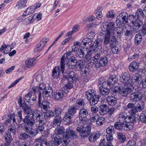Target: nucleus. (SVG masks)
<instances>
[{
	"mask_svg": "<svg viewBox=\"0 0 146 146\" xmlns=\"http://www.w3.org/2000/svg\"><path fill=\"white\" fill-rule=\"evenodd\" d=\"M32 116L26 115L23 119V122L26 124L29 128H31L32 130V126L35 124L37 127L35 128V131L36 134L39 132L41 133L43 131L44 129V125L46 123V120L43 116V114L40 111L36 109L31 111Z\"/></svg>",
	"mask_w": 146,
	"mask_h": 146,
	"instance_id": "obj_1",
	"label": "nucleus"
},
{
	"mask_svg": "<svg viewBox=\"0 0 146 146\" xmlns=\"http://www.w3.org/2000/svg\"><path fill=\"white\" fill-rule=\"evenodd\" d=\"M115 23L110 22L106 25L103 26L102 28V31L106 33L104 38V43L107 45L110 42L113 44L116 40L117 38L120 37L122 33V29L120 27L115 28Z\"/></svg>",
	"mask_w": 146,
	"mask_h": 146,
	"instance_id": "obj_2",
	"label": "nucleus"
},
{
	"mask_svg": "<svg viewBox=\"0 0 146 146\" xmlns=\"http://www.w3.org/2000/svg\"><path fill=\"white\" fill-rule=\"evenodd\" d=\"M87 122L86 120L82 119L79 118L76 120V123L78 125L76 130L83 138L87 137L91 132L92 126L90 125H86Z\"/></svg>",
	"mask_w": 146,
	"mask_h": 146,
	"instance_id": "obj_3",
	"label": "nucleus"
},
{
	"mask_svg": "<svg viewBox=\"0 0 146 146\" xmlns=\"http://www.w3.org/2000/svg\"><path fill=\"white\" fill-rule=\"evenodd\" d=\"M86 97L90 104L92 106L91 108V111L93 113L98 111V107L94 105L97 104L100 98V96L96 94L95 91L93 90H88L86 93Z\"/></svg>",
	"mask_w": 146,
	"mask_h": 146,
	"instance_id": "obj_4",
	"label": "nucleus"
},
{
	"mask_svg": "<svg viewBox=\"0 0 146 146\" xmlns=\"http://www.w3.org/2000/svg\"><path fill=\"white\" fill-rule=\"evenodd\" d=\"M91 42L88 37H86L82 40L84 45H87L90 48V50L88 51L87 54L86 55V58H88V56H90L93 51L98 50L102 48V41L101 39L98 38L95 40L92 45L91 44Z\"/></svg>",
	"mask_w": 146,
	"mask_h": 146,
	"instance_id": "obj_5",
	"label": "nucleus"
},
{
	"mask_svg": "<svg viewBox=\"0 0 146 146\" xmlns=\"http://www.w3.org/2000/svg\"><path fill=\"white\" fill-rule=\"evenodd\" d=\"M63 132V129L57 128L54 130V133L51 135V137L53 139V143L55 145H58L62 143Z\"/></svg>",
	"mask_w": 146,
	"mask_h": 146,
	"instance_id": "obj_6",
	"label": "nucleus"
},
{
	"mask_svg": "<svg viewBox=\"0 0 146 146\" xmlns=\"http://www.w3.org/2000/svg\"><path fill=\"white\" fill-rule=\"evenodd\" d=\"M22 128L25 132H22L19 134L18 137L20 139L26 140L30 137H33L36 134L34 131L31 130V128H29L27 125H24Z\"/></svg>",
	"mask_w": 146,
	"mask_h": 146,
	"instance_id": "obj_7",
	"label": "nucleus"
},
{
	"mask_svg": "<svg viewBox=\"0 0 146 146\" xmlns=\"http://www.w3.org/2000/svg\"><path fill=\"white\" fill-rule=\"evenodd\" d=\"M124 87H119L118 88L119 92L123 96L126 97L128 93L132 91L133 87L132 84H128Z\"/></svg>",
	"mask_w": 146,
	"mask_h": 146,
	"instance_id": "obj_8",
	"label": "nucleus"
},
{
	"mask_svg": "<svg viewBox=\"0 0 146 146\" xmlns=\"http://www.w3.org/2000/svg\"><path fill=\"white\" fill-rule=\"evenodd\" d=\"M73 52L72 50L68 52H66L61 58L60 67L61 69V72L63 75L64 73L65 66L67 63L66 59H68V57L71 56Z\"/></svg>",
	"mask_w": 146,
	"mask_h": 146,
	"instance_id": "obj_9",
	"label": "nucleus"
},
{
	"mask_svg": "<svg viewBox=\"0 0 146 146\" xmlns=\"http://www.w3.org/2000/svg\"><path fill=\"white\" fill-rule=\"evenodd\" d=\"M16 132V128L12 127L8 129L7 133H5L4 135L5 142L10 145L11 142L12 141L13 139L11 135H14Z\"/></svg>",
	"mask_w": 146,
	"mask_h": 146,
	"instance_id": "obj_10",
	"label": "nucleus"
},
{
	"mask_svg": "<svg viewBox=\"0 0 146 146\" xmlns=\"http://www.w3.org/2000/svg\"><path fill=\"white\" fill-rule=\"evenodd\" d=\"M119 77L120 81L124 84V86H126L129 84H132L131 80L130 79V75L128 72H125L121 74Z\"/></svg>",
	"mask_w": 146,
	"mask_h": 146,
	"instance_id": "obj_11",
	"label": "nucleus"
},
{
	"mask_svg": "<svg viewBox=\"0 0 146 146\" xmlns=\"http://www.w3.org/2000/svg\"><path fill=\"white\" fill-rule=\"evenodd\" d=\"M128 14L125 12H122L117 16L116 21L119 25L125 24L127 22Z\"/></svg>",
	"mask_w": 146,
	"mask_h": 146,
	"instance_id": "obj_12",
	"label": "nucleus"
},
{
	"mask_svg": "<svg viewBox=\"0 0 146 146\" xmlns=\"http://www.w3.org/2000/svg\"><path fill=\"white\" fill-rule=\"evenodd\" d=\"M131 83L135 86H140L141 83L142 79L141 75L138 73H135L133 74L131 77Z\"/></svg>",
	"mask_w": 146,
	"mask_h": 146,
	"instance_id": "obj_13",
	"label": "nucleus"
},
{
	"mask_svg": "<svg viewBox=\"0 0 146 146\" xmlns=\"http://www.w3.org/2000/svg\"><path fill=\"white\" fill-rule=\"evenodd\" d=\"M101 49L94 51L92 52V54L90 55V56H88V58H86V56L85 57V58L88 60H90L91 59V57H92V60L91 62L94 64L95 63H96L97 60H98L99 57L100 56V54L98 52H96V51L98 50H100Z\"/></svg>",
	"mask_w": 146,
	"mask_h": 146,
	"instance_id": "obj_14",
	"label": "nucleus"
},
{
	"mask_svg": "<svg viewBox=\"0 0 146 146\" xmlns=\"http://www.w3.org/2000/svg\"><path fill=\"white\" fill-rule=\"evenodd\" d=\"M133 31L135 33H137L140 31L141 26L143 25V22L142 21L138 19L133 22Z\"/></svg>",
	"mask_w": 146,
	"mask_h": 146,
	"instance_id": "obj_15",
	"label": "nucleus"
},
{
	"mask_svg": "<svg viewBox=\"0 0 146 146\" xmlns=\"http://www.w3.org/2000/svg\"><path fill=\"white\" fill-rule=\"evenodd\" d=\"M142 97V94L139 92L131 94L130 96L131 100L134 102H137L140 101Z\"/></svg>",
	"mask_w": 146,
	"mask_h": 146,
	"instance_id": "obj_16",
	"label": "nucleus"
},
{
	"mask_svg": "<svg viewBox=\"0 0 146 146\" xmlns=\"http://www.w3.org/2000/svg\"><path fill=\"white\" fill-rule=\"evenodd\" d=\"M22 111L21 110L17 112L16 116H17L19 118V119H17L15 118L16 116L15 115L14 116H12V114H11L10 116V119L11 120H12L13 122V124L14 125L15 124H17V123H20L22 120L23 121V119L22 115Z\"/></svg>",
	"mask_w": 146,
	"mask_h": 146,
	"instance_id": "obj_17",
	"label": "nucleus"
},
{
	"mask_svg": "<svg viewBox=\"0 0 146 146\" xmlns=\"http://www.w3.org/2000/svg\"><path fill=\"white\" fill-rule=\"evenodd\" d=\"M68 92V90L62 89V90L58 91L56 92V94L53 96L54 98L57 100H61L63 97L64 94H66Z\"/></svg>",
	"mask_w": 146,
	"mask_h": 146,
	"instance_id": "obj_18",
	"label": "nucleus"
},
{
	"mask_svg": "<svg viewBox=\"0 0 146 146\" xmlns=\"http://www.w3.org/2000/svg\"><path fill=\"white\" fill-rule=\"evenodd\" d=\"M52 92V88L50 86H47L42 92V96L44 98H47L50 96Z\"/></svg>",
	"mask_w": 146,
	"mask_h": 146,
	"instance_id": "obj_19",
	"label": "nucleus"
},
{
	"mask_svg": "<svg viewBox=\"0 0 146 146\" xmlns=\"http://www.w3.org/2000/svg\"><path fill=\"white\" fill-rule=\"evenodd\" d=\"M106 100L109 105L112 106L115 105L117 102V98L111 96H107Z\"/></svg>",
	"mask_w": 146,
	"mask_h": 146,
	"instance_id": "obj_20",
	"label": "nucleus"
},
{
	"mask_svg": "<svg viewBox=\"0 0 146 146\" xmlns=\"http://www.w3.org/2000/svg\"><path fill=\"white\" fill-rule=\"evenodd\" d=\"M28 0H20L18 1L16 5L18 10H21L26 7V4Z\"/></svg>",
	"mask_w": 146,
	"mask_h": 146,
	"instance_id": "obj_21",
	"label": "nucleus"
},
{
	"mask_svg": "<svg viewBox=\"0 0 146 146\" xmlns=\"http://www.w3.org/2000/svg\"><path fill=\"white\" fill-rule=\"evenodd\" d=\"M101 135L99 132L97 131L92 133L89 137V140L91 142L95 141L98 139Z\"/></svg>",
	"mask_w": 146,
	"mask_h": 146,
	"instance_id": "obj_22",
	"label": "nucleus"
},
{
	"mask_svg": "<svg viewBox=\"0 0 146 146\" xmlns=\"http://www.w3.org/2000/svg\"><path fill=\"white\" fill-rule=\"evenodd\" d=\"M139 67V64L135 61L132 62L129 65V68L131 72H133L137 70Z\"/></svg>",
	"mask_w": 146,
	"mask_h": 146,
	"instance_id": "obj_23",
	"label": "nucleus"
},
{
	"mask_svg": "<svg viewBox=\"0 0 146 146\" xmlns=\"http://www.w3.org/2000/svg\"><path fill=\"white\" fill-rule=\"evenodd\" d=\"M50 103L46 100H44L39 105V106L42 110L47 111L48 108L49 107Z\"/></svg>",
	"mask_w": 146,
	"mask_h": 146,
	"instance_id": "obj_24",
	"label": "nucleus"
},
{
	"mask_svg": "<svg viewBox=\"0 0 146 146\" xmlns=\"http://www.w3.org/2000/svg\"><path fill=\"white\" fill-rule=\"evenodd\" d=\"M65 78L71 82H74L76 79L75 73L72 71H70L67 76H66Z\"/></svg>",
	"mask_w": 146,
	"mask_h": 146,
	"instance_id": "obj_25",
	"label": "nucleus"
},
{
	"mask_svg": "<svg viewBox=\"0 0 146 146\" xmlns=\"http://www.w3.org/2000/svg\"><path fill=\"white\" fill-rule=\"evenodd\" d=\"M125 126V123L119 121L115 122L114 124V127L116 129L119 130H124Z\"/></svg>",
	"mask_w": 146,
	"mask_h": 146,
	"instance_id": "obj_26",
	"label": "nucleus"
},
{
	"mask_svg": "<svg viewBox=\"0 0 146 146\" xmlns=\"http://www.w3.org/2000/svg\"><path fill=\"white\" fill-rule=\"evenodd\" d=\"M60 70L59 67H55L52 71V76L53 78H57L60 74Z\"/></svg>",
	"mask_w": 146,
	"mask_h": 146,
	"instance_id": "obj_27",
	"label": "nucleus"
},
{
	"mask_svg": "<svg viewBox=\"0 0 146 146\" xmlns=\"http://www.w3.org/2000/svg\"><path fill=\"white\" fill-rule=\"evenodd\" d=\"M85 103L82 99L77 100L75 106L78 109H81L84 108Z\"/></svg>",
	"mask_w": 146,
	"mask_h": 146,
	"instance_id": "obj_28",
	"label": "nucleus"
},
{
	"mask_svg": "<svg viewBox=\"0 0 146 146\" xmlns=\"http://www.w3.org/2000/svg\"><path fill=\"white\" fill-rule=\"evenodd\" d=\"M34 61L35 60L33 58H30L28 59L25 62L26 66L29 68L33 66L35 64Z\"/></svg>",
	"mask_w": 146,
	"mask_h": 146,
	"instance_id": "obj_29",
	"label": "nucleus"
},
{
	"mask_svg": "<svg viewBox=\"0 0 146 146\" xmlns=\"http://www.w3.org/2000/svg\"><path fill=\"white\" fill-rule=\"evenodd\" d=\"M117 79L115 75H112L110 76L108 81L109 86L114 85L117 82Z\"/></svg>",
	"mask_w": 146,
	"mask_h": 146,
	"instance_id": "obj_30",
	"label": "nucleus"
},
{
	"mask_svg": "<svg viewBox=\"0 0 146 146\" xmlns=\"http://www.w3.org/2000/svg\"><path fill=\"white\" fill-rule=\"evenodd\" d=\"M12 48L10 45H8L5 44H2L0 48V51H2L4 49L3 52L5 54H7L9 51H10Z\"/></svg>",
	"mask_w": 146,
	"mask_h": 146,
	"instance_id": "obj_31",
	"label": "nucleus"
},
{
	"mask_svg": "<svg viewBox=\"0 0 146 146\" xmlns=\"http://www.w3.org/2000/svg\"><path fill=\"white\" fill-rule=\"evenodd\" d=\"M62 118L61 117H56L53 121V126L54 127L60 126L61 123Z\"/></svg>",
	"mask_w": 146,
	"mask_h": 146,
	"instance_id": "obj_32",
	"label": "nucleus"
},
{
	"mask_svg": "<svg viewBox=\"0 0 146 146\" xmlns=\"http://www.w3.org/2000/svg\"><path fill=\"white\" fill-rule=\"evenodd\" d=\"M21 107L22 108L25 113L27 114V115H29L30 112L31 111V108L27 106L25 103H23Z\"/></svg>",
	"mask_w": 146,
	"mask_h": 146,
	"instance_id": "obj_33",
	"label": "nucleus"
},
{
	"mask_svg": "<svg viewBox=\"0 0 146 146\" xmlns=\"http://www.w3.org/2000/svg\"><path fill=\"white\" fill-rule=\"evenodd\" d=\"M88 112L87 110L84 109H80L79 112V116L82 118H86L88 115Z\"/></svg>",
	"mask_w": 146,
	"mask_h": 146,
	"instance_id": "obj_34",
	"label": "nucleus"
},
{
	"mask_svg": "<svg viewBox=\"0 0 146 146\" xmlns=\"http://www.w3.org/2000/svg\"><path fill=\"white\" fill-rule=\"evenodd\" d=\"M100 94L102 95H106L110 92V90L107 88L104 87L103 86H101L99 89Z\"/></svg>",
	"mask_w": 146,
	"mask_h": 146,
	"instance_id": "obj_35",
	"label": "nucleus"
},
{
	"mask_svg": "<svg viewBox=\"0 0 146 146\" xmlns=\"http://www.w3.org/2000/svg\"><path fill=\"white\" fill-rule=\"evenodd\" d=\"M108 107L104 105L100 106V113L102 115L107 114L108 112Z\"/></svg>",
	"mask_w": 146,
	"mask_h": 146,
	"instance_id": "obj_36",
	"label": "nucleus"
},
{
	"mask_svg": "<svg viewBox=\"0 0 146 146\" xmlns=\"http://www.w3.org/2000/svg\"><path fill=\"white\" fill-rule=\"evenodd\" d=\"M66 134L69 137L71 136L72 137H76V135L75 133V131L71 129L70 127H68L66 130Z\"/></svg>",
	"mask_w": 146,
	"mask_h": 146,
	"instance_id": "obj_37",
	"label": "nucleus"
},
{
	"mask_svg": "<svg viewBox=\"0 0 146 146\" xmlns=\"http://www.w3.org/2000/svg\"><path fill=\"white\" fill-rule=\"evenodd\" d=\"M117 138L121 143H123L126 140L125 136L121 132H117L116 133Z\"/></svg>",
	"mask_w": 146,
	"mask_h": 146,
	"instance_id": "obj_38",
	"label": "nucleus"
},
{
	"mask_svg": "<svg viewBox=\"0 0 146 146\" xmlns=\"http://www.w3.org/2000/svg\"><path fill=\"white\" fill-rule=\"evenodd\" d=\"M126 114L124 112H122L119 115L118 119L119 121L124 123L125 122H126Z\"/></svg>",
	"mask_w": 146,
	"mask_h": 146,
	"instance_id": "obj_39",
	"label": "nucleus"
},
{
	"mask_svg": "<svg viewBox=\"0 0 146 146\" xmlns=\"http://www.w3.org/2000/svg\"><path fill=\"white\" fill-rule=\"evenodd\" d=\"M76 64H74L75 68V70H79L82 67L84 64L82 60H79L78 61H76Z\"/></svg>",
	"mask_w": 146,
	"mask_h": 146,
	"instance_id": "obj_40",
	"label": "nucleus"
},
{
	"mask_svg": "<svg viewBox=\"0 0 146 146\" xmlns=\"http://www.w3.org/2000/svg\"><path fill=\"white\" fill-rule=\"evenodd\" d=\"M144 103L143 102H140L138 103L135 107L138 111H141L144 108Z\"/></svg>",
	"mask_w": 146,
	"mask_h": 146,
	"instance_id": "obj_41",
	"label": "nucleus"
},
{
	"mask_svg": "<svg viewBox=\"0 0 146 146\" xmlns=\"http://www.w3.org/2000/svg\"><path fill=\"white\" fill-rule=\"evenodd\" d=\"M97 146H113L111 142H106L105 139L101 140L100 144Z\"/></svg>",
	"mask_w": 146,
	"mask_h": 146,
	"instance_id": "obj_42",
	"label": "nucleus"
},
{
	"mask_svg": "<svg viewBox=\"0 0 146 146\" xmlns=\"http://www.w3.org/2000/svg\"><path fill=\"white\" fill-rule=\"evenodd\" d=\"M142 36L141 34L139 33L137 34L135 37V42L137 44H139L141 41Z\"/></svg>",
	"mask_w": 146,
	"mask_h": 146,
	"instance_id": "obj_43",
	"label": "nucleus"
},
{
	"mask_svg": "<svg viewBox=\"0 0 146 146\" xmlns=\"http://www.w3.org/2000/svg\"><path fill=\"white\" fill-rule=\"evenodd\" d=\"M126 123H133L135 122V118L134 115L127 116L126 118Z\"/></svg>",
	"mask_w": 146,
	"mask_h": 146,
	"instance_id": "obj_44",
	"label": "nucleus"
},
{
	"mask_svg": "<svg viewBox=\"0 0 146 146\" xmlns=\"http://www.w3.org/2000/svg\"><path fill=\"white\" fill-rule=\"evenodd\" d=\"M62 138L63 137V143L62 144L63 145L66 146L68 144L70 140L69 139V137L67 135L62 134Z\"/></svg>",
	"mask_w": 146,
	"mask_h": 146,
	"instance_id": "obj_45",
	"label": "nucleus"
},
{
	"mask_svg": "<svg viewBox=\"0 0 146 146\" xmlns=\"http://www.w3.org/2000/svg\"><path fill=\"white\" fill-rule=\"evenodd\" d=\"M77 109L75 106V107H70L68 108V113L69 114L73 115L76 112Z\"/></svg>",
	"mask_w": 146,
	"mask_h": 146,
	"instance_id": "obj_46",
	"label": "nucleus"
},
{
	"mask_svg": "<svg viewBox=\"0 0 146 146\" xmlns=\"http://www.w3.org/2000/svg\"><path fill=\"white\" fill-rule=\"evenodd\" d=\"M73 116V115L69 114L68 113H67L66 114L63 118L64 120L68 123H70L71 122V119Z\"/></svg>",
	"mask_w": 146,
	"mask_h": 146,
	"instance_id": "obj_47",
	"label": "nucleus"
},
{
	"mask_svg": "<svg viewBox=\"0 0 146 146\" xmlns=\"http://www.w3.org/2000/svg\"><path fill=\"white\" fill-rule=\"evenodd\" d=\"M105 118L103 117H98L96 125L98 126L102 125L105 122Z\"/></svg>",
	"mask_w": 146,
	"mask_h": 146,
	"instance_id": "obj_48",
	"label": "nucleus"
},
{
	"mask_svg": "<svg viewBox=\"0 0 146 146\" xmlns=\"http://www.w3.org/2000/svg\"><path fill=\"white\" fill-rule=\"evenodd\" d=\"M100 62V64L102 66H104L106 65L108 62V58L106 57L100 58L99 60Z\"/></svg>",
	"mask_w": 146,
	"mask_h": 146,
	"instance_id": "obj_49",
	"label": "nucleus"
},
{
	"mask_svg": "<svg viewBox=\"0 0 146 146\" xmlns=\"http://www.w3.org/2000/svg\"><path fill=\"white\" fill-rule=\"evenodd\" d=\"M134 123H128L127 124H125L124 130L128 131L131 130L133 128Z\"/></svg>",
	"mask_w": 146,
	"mask_h": 146,
	"instance_id": "obj_50",
	"label": "nucleus"
},
{
	"mask_svg": "<svg viewBox=\"0 0 146 146\" xmlns=\"http://www.w3.org/2000/svg\"><path fill=\"white\" fill-rule=\"evenodd\" d=\"M35 6L33 5L27 9V15H30L34 13L35 11Z\"/></svg>",
	"mask_w": 146,
	"mask_h": 146,
	"instance_id": "obj_51",
	"label": "nucleus"
},
{
	"mask_svg": "<svg viewBox=\"0 0 146 146\" xmlns=\"http://www.w3.org/2000/svg\"><path fill=\"white\" fill-rule=\"evenodd\" d=\"M61 111L62 109L58 107L55 108L54 111H53L54 113V116L57 117L58 116L59 114L61 113Z\"/></svg>",
	"mask_w": 146,
	"mask_h": 146,
	"instance_id": "obj_52",
	"label": "nucleus"
},
{
	"mask_svg": "<svg viewBox=\"0 0 146 146\" xmlns=\"http://www.w3.org/2000/svg\"><path fill=\"white\" fill-rule=\"evenodd\" d=\"M84 55V52L81 49H78V50H76V56L79 57L80 58H82Z\"/></svg>",
	"mask_w": 146,
	"mask_h": 146,
	"instance_id": "obj_53",
	"label": "nucleus"
},
{
	"mask_svg": "<svg viewBox=\"0 0 146 146\" xmlns=\"http://www.w3.org/2000/svg\"><path fill=\"white\" fill-rule=\"evenodd\" d=\"M136 15L139 18L141 17H143L144 16V15L143 11L141 9H138L136 13Z\"/></svg>",
	"mask_w": 146,
	"mask_h": 146,
	"instance_id": "obj_54",
	"label": "nucleus"
},
{
	"mask_svg": "<svg viewBox=\"0 0 146 146\" xmlns=\"http://www.w3.org/2000/svg\"><path fill=\"white\" fill-rule=\"evenodd\" d=\"M140 30L141 35L144 36L146 35V22L144 23L141 29H140Z\"/></svg>",
	"mask_w": 146,
	"mask_h": 146,
	"instance_id": "obj_55",
	"label": "nucleus"
},
{
	"mask_svg": "<svg viewBox=\"0 0 146 146\" xmlns=\"http://www.w3.org/2000/svg\"><path fill=\"white\" fill-rule=\"evenodd\" d=\"M106 136V142L112 143L113 139V134H107Z\"/></svg>",
	"mask_w": 146,
	"mask_h": 146,
	"instance_id": "obj_56",
	"label": "nucleus"
},
{
	"mask_svg": "<svg viewBox=\"0 0 146 146\" xmlns=\"http://www.w3.org/2000/svg\"><path fill=\"white\" fill-rule=\"evenodd\" d=\"M44 44L42 45L39 42L36 45V48L34 49L35 52H37L41 50L44 47Z\"/></svg>",
	"mask_w": 146,
	"mask_h": 146,
	"instance_id": "obj_57",
	"label": "nucleus"
},
{
	"mask_svg": "<svg viewBox=\"0 0 146 146\" xmlns=\"http://www.w3.org/2000/svg\"><path fill=\"white\" fill-rule=\"evenodd\" d=\"M116 40L114 42L113 44H110V42L109 43L110 45V46H111L112 51V52L113 54H116L118 51V47H116V46H114V44L116 42Z\"/></svg>",
	"mask_w": 146,
	"mask_h": 146,
	"instance_id": "obj_58",
	"label": "nucleus"
},
{
	"mask_svg": "<svg viewBox=\"0 0 146 146\" xmlns=\"http://www.w3.org/2000/svg\"><path fill=\"white\" fill-rule=\"evenodd\" d=\"M98 118V116L96 114H92L90 116L89 119L90 121L91 122H96V123Z\"/></svg>",
	"mask_w": 146,
	"mask_h": 146,
	"instance_id": "obj_59",
	"label": "nucleus"
},
{
	"mask_svg": "<svg viewBox=\"0 0 146 146\" xmlns=\"http://www.w3.org/2000/svg\"><path fill=\"white\" fill-rule=\"evenodd\" d=\"M42 18V14L41 13H35L33 15V19H36L37 21L41 20Z\"/></svg>",
	"mask_w": 146,
	"mask_h": 146,
	"instance_id": "obj_60",
	"label": "nucleus"
},
{
	"mask_svg": "<svg viewBox=\"0 0 146 146\" xmlns=\"http://www.w3.org/2000/svg\"><path fill=\"white\" fill-rule=\"evenodd\" d=\"M114 131V127L113 126H110L106 129L107 134H113L112 133Z\"/></svg>",
	"mask_w": 146,
	"mask_h": 146,
	"instance_id": "obj_61",
	"label": "nucleus"
},
{
	"mask_svg": "<svg viewBox=\"0 0 146 146\" xmlns=\"http://www.w3.org/2000/svg\"><path fill=\"white\" fill-rule=\"evenodd\" d=\"M73 87L72 83H68L65 85L63 89H64V91L65 90H68V92L69 91V90L72 88Z\"/></svg>",
	"mask_w": 146,
	"mask_h": 146,
	"instance_id": "obj_62",
	"label": "nucleus"
},
{
	"mask_svg": "<svg viewBox=\"0 0 146 146\" xmlns=\"http://www.w3.org/2000/svg\"><path fill=\"white\" fill-rule=\"evenodd\" d=\"M95 33L92 31H90L88 34V37L90 40V41H92L93 38L95 36Z\"/></svg>",
	"mask_w": 146,
	"mask_h": 146,
	"instance_id": "obj_63",
	"label": "nucleus"
},
{
	"mask_svg": "<svg viewBox=\"0 0 146 146\" xmlns=\"http://www.w3.org/2000/svg\"><path fill=\"white\" fill-rule=\"evenodd\" d=\"M140 119L142 122L146 121V113L143 112L142 113L140 117Z\"/></svg>",
	"mask_w": 146,
	"mask_h": 146,
	"instance_id": "obj_64",
	"label": "nucleus"
}]
</instances>
